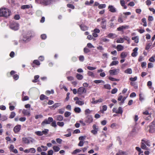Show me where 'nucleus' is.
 I'll return each mask as SVG.
<instances>
[{"label":"nucleus","instance_id":"57","mask_svg":"<svg viewBox=\"0 0 155 155\" xmlns=\"http://www.w3.org/2000/svg\"><path fill=\"white\" fill-rule=\"evenodd\" d=\"M152 45V43L148 44L146 46L145 49L147 50H148L150 48Z\"/></svg>","mask_w":155,"mask_h":155},{"label":"nucleus","instance_id":"58","mask_svg":"<svg viewBox=\"0 0 155 155\" xmlns=\"http://www.w3.org/2000/svg\"><path fill=\"white\" fill-rule=\"evenodd\" d=\"M53 151L52 150H50L48 151L47 155H53Z\"/></svg>","mask_w":155,"mask_h":155},{"label":"nucleus","instance_id":"7","mask_svg":"<svg viewBox=\"0 0 155 155\" xmlns=\"http://www.w3.org/2000/svg\"><path fill=\"white\" fill-rule=\"evenodd\" d=\"M108 9L109 11L112 13H116L117 12L116 8L112 5H109L108 7Z\"/></svg>","mask_w":155,"mask_h":155},{"label":"nucleus","instance_id":"11","mask_svg":"<svg viewBox=\"0 0 155 155\" xmlns=\"http://www.w3.org/2000/svg\"><path fill=\"white\" fill-rule=\"evenodd\" d=\"M93 120L92 116L90 115H88L85 119V122L87 123L90 124L92 122Z\"/></svg>","mask_w":155,"mask_h":155},{"label":"nucleus","instance_id":"10","mask_svg":"<svg viewBox=\"0 0 155 155\" xmlns=\"http://www.w3.org/2000/svg\"><path fill=\"white\" fill-rule=\"evenodd\" d=\"M21 126L20 125H16L14 128L13 131L15 133H17L20 131L21 129Z\"/></svg>","mask_w":155,"mask_h":155},{"label":"nucleus","instance_id":"3","mask_svg":"<svg viewBox=\"0 0 155 155\" xmlns=\"http://www.w3.org/2000/svg\"><path fill=\"white\" fill-rule=\"evenodd\" d=\"M53 120V119L51 117H49L48 119H45L44 121L42 122L41 125L44 126L45 124H49Z\"/></svg>","mask_w":155,"mask_h":155},{"label":"nucleus","instance_id":"63","mask_svg":"<svg viewBox=\"0 0 155 155\" xmlns=\"http://www.w3.org/2000/svg\"><path fill=\"white\" fill-rule=\"evenodd\" d=\"M84 52L85 53H88L90 51V50L87 48H85L84 49Z\"/></svg>","mask_w":155,"mask_h":155},{"label":"nucleus","instance_id":"56","mask_svg":"<svg viewBox=\"0 0 155 155\" xmlns=\"http://www.w3.org/2000/svg\"><path fill=\"white\" fill-rule=\"evenodd\" d=\"M84 142L83 140H80L79 143L78 144V146L80 147H82L83 146Z\"/></svg>","mask_w":155,"mask_h":155},{"label":"nucleus","instance_id":"47","mask_svg":"<svg viewBox=\"0 0 155 155\" xmlns=\"http://www.w3.org/2000/svg\"><path fill=\"white\" fill-rule=\"evenodd\" d=\"M122 15L120 16L118 19V22L120 23H122L123 22V20L122 18Z\"/></svg>","mask_w":155,"mask_h":155},{"label":"nucleus","instance_id":"49","mask_svg":"<svg viewBox=\"0 0 155 155\" xmlns=\"http://www.w3.org/2000/svg\"><path fill=\"white\" fill-rule=\"evenodd\" d=\"M57 124L60 127H63L64 125V123L63 122H57Z\"/></svg>","mask_w":155,"mask_h":155},{"label":"nucleus","instance_id":"8","mask_svg":"<svg viewBox=\"0 0 155 155\" xmlns=\"http://www.w3.org/2000/svg\"><path fill=\"white\" fill-rule=\"evenodd\" d=\"M113 112L115 113L116 114H122L123 113L122 108L120 107H119L117 110L115 108H114L112 110Z\"/></svg>","mask_w":155,"mask_h":155},{"label":"nucleus","instance_id":"21","mask_svg":"<svg viewBox=\"0 0 155 155\" xmlns=\"http://www.w3.org/2000/svg\"><path fill=\"white\" fill-rule=\"evenodd\" d=\"M124 73L127 74H131L132 73V71L131 68H128L126 70L124 71Z\"/></svg>","mask_w":155,"mask_h":155},{"label":"nucleus","instance_id":"6","mask_svg":"<svg viewBox=\"0 0 155 155\" xmlns=\"http://www.w3.org/2000/svg\"><path fill=\"white\" fill-rule=\"evenodd\" d=\"M34 140L31 138L23 137L22 141L25 143L29 144L30 142L32 143Z\"/></svg>","mask_w":155,"mask_h":155},{"label":"nucleus","instance_id":"37","mask_svg":"<svg viewBox=\"0 0 155 155\" xmlns=\"http://www.w3.org/2000/svg\"><path fill=\"white\" fill-rule=\"evenodd\" d=\"M30 7V5H25L22 6L21 8L22 9H25V8H28Z\"/></svg>","mask_w":155,"mask_h":155},{"label":"nucleus","instance_id":"1","mask_svg":"<svg viewBox=\"0 0 155 155\" xmlns=\"http://www.w3.org/2000/svg\"><path fill=\"white\" fill-rule=\"evenodd\" d=\"M11 14L10 11L6 8H2L0 9V16L7 18Z\"/></svg>","mask_w":155,"mask_h":155},{"label":"nucleus","instance_id":"29","mask_svg":"<svg viewBox=\"0 0 155 155\" xmlns=\"http://www.w3.org/2000/svg\"><path fill=\"white\" fill-rule=\"evenodd\" d=\"M103 87L105 89H107L108 90H110L111 89L110 85V84H107L104 85Z\"/></svg>","mask_w":155,"mask_h":155},{"label":"nucleus","instance_id":"32","mask_svg":"<svg viewBox=\"0 0 155 155\" xmlns=\"http://www.w3.org/2000/svg\"><path fill=\"white\" fill-rule=\"evenodd\" d=\"M74 111L76 113H80L81 112V109L79 107H76L74 108Z\"/></svg>","mask_w":155,"mask_h":155},{"label":"nucleus","instance_id":"51","mask_svg":"<svg viewBox=\"0 0 155 155\" xmlns=\"http://www.w3.org/2000/svg\"><path fill=\"white\" fill-rule=\"evenodd\" d=\"M101 41L104 42H107L109 41V40L106 38H102L101 39Z\"/></svg>","mask_w":155,"mask_h":155},{"label":"nucleus","instance_id":"35","mask_svg":"<svg viewBox=\"0 0 155 155\" xmlns=\"http://www.w3.org/2000/svg\"><path fill=\"white\" fill-rule=\"evenodd\" d=\"M106 7V5L105 4H102L99 5H98V8L99 9L104 8Z\"/></svg>","mask_w":155,"mask_h":155},{"label":"nucleus","instance_id":"14","mask_svg":"<svg viewBox=\"0 0 155 155\" xmlns=\"http://www.w3.org/2000/svg\"><path fill=\"white\" fill-rule=\"evenodd\" d=\"M141 142L143 143L144 144L146 145H147L148 147H150V142L149 141L146 139L144 140L143 139L141 140Z\"/></svg>","mask_w":155,"mask_h":155},{"label":"nucleus","instance_id":"46","mask_svg":"<svg viewBox=\"0 0 155 155\" xmlns=\"http://www.w3.org/2000/svg\"><path fill=\"white\" fill-rule=\"evenodd\" d=\"M35 134L38 136H41L42 135V131H37L35 132Z\"/></svg>","mask_w":155,"mask_h":155},{"label":"nucleus","instance_id":"15","mask_svg":"<svg viewBox=\"0 0 155 155\" xmlns=\"http://www.w3.org/2000/svg\"><path fill=\"white\" fill-rule=\"evenodd\" d=\"M107 21L106 20L104 19H102L101 22V25H102V27L103 28H105L106 27V23Z\"/></svg>","mask_w":155,"mask_h":155},{"label":"nucleus","instance_id":"26","mask_svg":"<svg viewBox=\"0 0 155 155\" xmlns=\"http://www.w3.org/2000/svg\"><path fill=\"white\" fill-rule=\"evenodd\" d=\"M119 63L118 61H113L112 62L110 63V66H112L113 65H116L117 64Z\"/></svg>","mask_w":155,"mask_h":155},{"label":"nucleus","instance_id":"19","mask_svg":"<svg viewBox=\"0 0 155 155\" xmlns=\"http://www.w3.org/2000/svg\"><path fill=\"white\" fill-rule=\"evenodd\" d=\"M54 117L57 120L62 121L63 119V117L61 115H56Z\"/></svg>","mask_w":155,"mask_h":155},{"label":"nucleus","instance_id":"27","mask_svg":"<svg viewBox=\"0 0 155 155\" xmlns=\"http://www.w3.org/2000/svg\"><path fill=\"white\" fill-rule=\"evenodd\" d=\"M132 40H134L136 43H138L139 42V38L137 36L133 37L132 38Z\"/></svg>","mask_w":155,"mask_h":155},{"label":"nucleus","instance_id":"64","mask_svg":"<svg viewBox=\"0 0 155 155\" xmlns=\"http://www.w3.org/2000/svg\"><path fill=\"white\" fill-rule=\"evenodd\" d=\"M152 85V82L151 81H149L147 82V85L148 86L149 88H150Z\"/></svg>","mask_w":155,"mask_h":155},{"label":"nucleus","instance_id":"60","mask_svg":"<svg viewBox=\"0 0 155 155\" xmlns=\"http://www.w3.org/2000/svg\"><path fill=\"white\" fill-rule=\"evenodd\" d=\"M149 61L151 62H154L155 61V60L154 58V57L153 56L151 57L149 59Z\"/></svg>","mask_w":155,"mask_h":155},{"label":"nucleus","instance_id":"38","mask_svg":"<svg viewBox=\"0 0 155 155\" xmlns=\"http://www.w3.org/2000/svg\"><path fill=\"white\" fill-rule=\"evenodd\" d=\"M30 39V37L29 35L27 36V37H25V36L23 37V40L25 41H27L29 40Z\"/></svg>","mask_w":155,"mask_h":155},{"label":"nucleus","instance_id":"44","mask_svg":"<svg viewBox=\"0 0 155 155\" xmlns=\"http://www.w3.org/2000/svg\"><path fill=\"white\" fill-rule=\"evenodd\" d=\"M33 63L37 65H39L40 64V63L39 61L37 60H34Z\"/></svg>","mask_w":155,"mask_h":155},{"label":"nucleus","instance_id":"53","mask_svg":"<svg viewBox=\"0 0 155 155\" xmlns=\"http://www.w3.org/2000/svg\"><path fill=\"white\" fill-rule=\"evenodd\" d=\"M7 119V117L6 116H3L1 117V120L2 121H4Z\"/></svg>","mask_w":155,"mask_h":155},{"label":"nucleus","instance_id":"39","mask_svg":"<svg viewBox=\"0 0 155 155\" xmlns=\"http://www.w3.org/2000/svg\"><path fill=\"white\" fill-rule=\"evenodd\" d=\"M47 94H53L54 93V91L53 90H51V91H47L45 92Z\"/></svg>","mask_w":155,"mask_h":155},{"label":"nucleus","instance_id":"22","mask_svg":"<svg viewBox=\"0 0 155 155\" xmlns=\"http://www.w3.org/2000/svg\"><path fill=\"white\" fill-rule=\"evenodd\" d=\"M128 27L127 26H122L118 27L117 30L119 31H121L123 29H125Z\"/></svg>","mask_w":155,"mask_h":155},{"label":"nucleus","instance_id":"5","mask_svg":"<svg viewBox=\"0 0 155 155\" xmlns=\"http://www.w3.org/2000/svg\"><path fill=\"white\" fill-rule=\"evenodd\" d=\"M86 89L83 87H79L77 90V93L79 95H81L83 94L86 93Z\"/></svg>","mask_w":155,"mask_h":155},{"label":"nucleus","instance_id":"20","mask_svg":"<svg viewBox=\"0 0 155 155\" xmlns=\"http://www.w3.org/2000/svg\"><path fill=\"white\" fill-rule=\"evenodd\" d=\"M40 100L42 101L44 99L48 100V97L44 94H41L40 97Z\"/></svg>","mask_w":155,"mask_h":155},{"label":"nucleus","instance_id":"52","mask_svg":"<svg viewBox=\"0 0 155 155\" xmlns=\"http://www.w3.org/2000/svg\"><path fill=\"white\" fill-rule=\"evenodd\" d=\"M117 89L115 88L112 89L111 91V93L112 94H114L117 92Z\"/></svg>","mask_w":155,"mask_h":155},{"label":"nucleus","instance_id":"28","mask_svg":"<svg viewBox=\"0 0 155 155\" xmlns=\"http://www.w3.org/2000/svg\"><path fill=\"white\" fill-rule=\"evenodd\" d=\"M75 104H78L79 105H83L84 104V102L83 101H81L80 100H78V101H76L75 102Z\"/></svg>","mask_w":155,"mask_h":155},{"label":"nucleus","instance_id":"42","mask_svg":"<svg viewBox=\"0 0 155 155\" xmlns=\"http://www.w3.org/2000/svg\"><path fill=\"white\" fill-rule=\"evenodd\" d=\"M151 114H150L149 115H148V116L145 117V119L147 120H151L152 119Z\"/></svg>","mask_w":155,"mask_h":155},{"label":"nucleus","instance_id":"48","mask_svg":"<svg viewBox=\"0 0 155 155\" xmlns=\"http://www.w3.org/2000/svg\"><path fill=\"white\" fill-rule=\"evenodd\" d=\"M71 113L70 112L66 111L64 113V116L65 117H68L71 115Z\"/></svg>","mask_w":155,"mask_h":155},{"label":"nucleus","instance_id":"18","mask_svg":"<svg viewBox=\"0 0 155 155\" xmlns=\"http://www.w3.org/2000/svg\"><path fill=\"white\" fill-rule=\"evenodd\" d=\"M116 48L117 51H119L123 50L124 49V47L121 45H119L117 46Z\"/></svg>","mask_w":155,"mask_h":155},{"label":"nucleus","instance_id":"36","mask_svg":"<svg viewBox=\"0 0 155 155\" xmlns=\"http://www.w3.org/2000/svg\"><path fill=\"white\" fill-rule=\"evenodd\" d=\"M15 113L14 112H12L11 113L9 117L10 118H13L15 117Z\"/></svg>","mask_w":155,"mask_h":155},{"label":"nucleus","instance_id":"45","mask_svg":"<svg viewBox=\"0 0 155 155\" xmlns=\"http://www.w3.org/2000/svg\"><path fill=\"white\" fill-rule=\"evenodd\" d=\"M67 6L68 7L71 8L72 9H74V6L73 5L70 4H68L67 5Z\"/></svg>","mask_w":155,"mask_h":155},{"label":"nucleus","instance_id":"59","mask_svg":"<svg viewBox=\"0 0 155 155\" xmlns=\"http://www.w3.org/2000/svg\"><path fill=\"white\" fill-rule=\"evenodd\" d=\"M87 68L89 70L92 71L95 69L96 68L89 66L87 67Z\"/></svg>","mask_w":155,"mask_h":155},{"label":"nucleus","instance_id":"9","mask_svg":"<svg viewBox=\"0 0 155 155\" xmlns=\"http://www.w3.org/2000/svg\"><path fill=\"white\" fill-rule=\"evenodd\" d=\"M119 71L118 69L111 70L109 71V72L110 75H114L117 74L119 73Z\"/></svg>","mask_w":155,"mask_h":155},{"label":"nucleus","instance_id":"40","mask_svg":"<svg viewBox=\"0 0 155 155\" xmlns=\"http://www.w3.org/2000/svg\"><path fill=\"white\" fill-rule=\"evenodd\" d=\"M29 152L34 153L35 152V149L34 148H31L29 149Z\"/></svg>","mask_w":155,"mask_h":155},{"label":"nucleus","instance_id":"50","mask_svg":"<svg viewBox=\"0 0 155 155\" xmlns=\"http://www.w3.org/2000/svg\"><path fill=\"white\" fill-rule=\"evenodd\" d=\"M115 35L113 33H110L108 35L107 37L109 38H114V36Z\"/></svg>","mask_w":155,"mask_h":155},{"label":"nucleus","instance_id":"24","mask_svg":"<svg viewBox=\"0 0 155 155\" xmlns=\"http://www.w3.org/2000/svg\"><path fill=\"white\" fill-rule=\"evenodd\" d=\"M77 78L79 80H81L83 78V75L81 74H77L76 76Z\"/></svg>","mask_w":155,"mask_h":155},{"label":"nucleus","instance_id":"17","mask_svg":"<svg viewBox=\"0 0 155 155\" xmlns=\"http://www.w3.org/2000/svg\"><path fill=\"white\" fill-rule=\"evenodd\" d=\"M80 27L81 29L83 31H85L87 30L88 29V27L85 25H80Z\"/></svg>","mask_w":155,"mask_h":155},{"label":"nucleus","instance_id":"61","mask_svg":"<svg viewBox=\"0 0 155 155\" xmlns=\"http://www.w3.org/2000/svg\"><path fill=\"white\" fill-rule=\"evenodd\" d=\"M137 79V77H135L134 78H130V80L132 81H136Z\"/></svg>","mask_w":155,"mask_h":155},{"label":"nucleus","instance_id":"34","mask_svg":"<svg viewBox=\"0 0 155 155\" xmlns=\"http://www.w3.org/2000/svg\"><path fill=\"white\" fill-rule=\"evenodd\" d=\"M49 131V130L48 129H45L44 130L42 131V135L43 134L46 135L48 133V132Z\"/></svg>","mask_w":155,"mask_h":155},{"label":"nucleus","instance_id":"23","mask_svg":"<svg viewBox=\"0 0 155 155\" xmlns=\"http://www.w3.org/2000/svg\"><path fill=\"white\" fill-rule=\"evenodd\" d=\"M127 55V53L125 52H122L120 54V57L121 58L124 59Z\"/></svg>","mask_w":155,"mask_h":155},{"label":"nucleus","instance_id":"30","mask_svg":"<svg viewBox=\"0 0 155 155\" xmlns=\"http://www.w3.org/2000/svg\"><path fill=\"white\" fill-rule=\"evenodd\" d=\"M53 149L55 152L59 151L60 150V148L56 146H54L53 147Z\"/></svg>","mask_w":155,"mask_h":155},{"label":"nucleus","instance_id":"25","mask_svg":"<svg viewBox=\"0 0 155 155\" xmlns=\"http://www.w3.org/2000/svg\"><path fill=\"white\" fill-rule=\"evenodd\" d=\"M141 148L143 150H148V148L147 147L146 145L142 142H141Z\"/></svg>","mask_w":155,"mask_h":155},{"label":"nucleus","instance_id":"41","mask_svg":"<svg viewBox=\"0 0 155 155\" xmlns=\"http://www.w3.org/2000/svg\"><path fill=\"white\" fill-rule=\"evenodd\" d=\"M81 150L79 149H77L75 150L72 153V154H76L78 153H80L81 152Z\"/></svg>","mask_w":155,"mask_h":155},{"label":"nucleus","instance_id":"12","mask_svg":"<svg viewBox=\"0 0 155 155\" xmlns=\"http://www.w3.org/2000/svg\"><path fill=\"white\" fill-rule=\"evenodd\" d=\"M22 113L25 115L28 116H29L31 115L29 110L23 109L22 111Z\"/></svg>","mask_w":155,"mask_h":155},{"label":"nucleus","instance_id":"4","mask_svg":"<svg viewBox=\"0 0 155 155\" xmlns=\"http://www.w3.org/2000/svg\"><path fill=\"white\" fill-rule=\"evenodd\" d=\"M150 129L149 131L151 133L155 132V121L152 122L149 126Z\"/></svg>","mask_w":155,"mask_h":155},{"label":"nucleus","instance_id":"33","mask_svg":"<svg viewBox=\"0 0 155 155\" xmlns=\"http://www.w3.org/2000/svg\"><path fill=\"white\" fill-rule=\"evenodd\" d=\"M124 42V38H118L117 41V43H122Z\"/></svg>","mask_w":155,"mask_h":155},{"label":"nucleus","instance_id":"31","mask_svg":"<svg viewBox=\"0 0 155 155\" xmlns=\"http://www.w3.org/2000/svg\"><path fill=\"white\" fill-rule=\"evenodd\" d=\"M94 82L96 84H99L100 83L104 84L105 83L104 81L102 80H95L94 81Z\"/></svg>","mask_w":155,"mask_h":155},{"label":"nucleus","instance_id":"43","mask_svg":"<svg viewBox=\"0 0 155 155\" xmlns=\"http://www.w3.org/2000/svg\"><path fill=\"white\" fill-rule=\"evenodd\" d=\"M87 74L88 75L90 76H91L92 77H93L94 76V73L91 71H88V72Z\"/></svg>","mask_w":155,"mask_h":155},{"label":"nucleus","instance_id":"13","mask_svg":"<svg viewBox=\"0 0 155 155\" xmlns=\"http://www.w3.org/2000/svg\"><path fill=\"white\" fill-rule=\"evenodd\" d=\"M138 50V48L137 47L133 49V52L131 54V55L133 57H135L138 54L137 52Z\"/></svg>","mask_w":155,"mask_h":155},{"label":"nucleus","instance_id":"54","mask_svg":"<svg viewBox=\"0 0 155 155\" xmlns=\"http://www.w3.org/2000/svg\"><path fill=\"white\" fill-rule=\"evenodd\" d=\"M52 123L51 124V125L52 126V127H56V126H57V125H56V122L54 120V121H53L52 122Z\"/></svg>","mask_w":155,"mask_h":155},{"label":"nucleus","instance_id":"62","mask_svg":"<svg viewBox=\"0 0 155 155\" xmlns=\"http://www.w3.org/2000/svg\"><path fill=\"white\" fill-rule=\"evenodd\" d=\"M43 117V116L41 114L36 115L35 116V118L37 119L39 118H42Z\"/></svg>","mask_w":155,"mask_h":155},{"label":"nucleus","instance_id":"2","mask_svg":"<svg viewBox=\"0 0 155 155\" xmlns=\"http://www.w3.org/2000/svg\"><path fill=\"white\" fill-rule=\"evenodd\" d=\"M10 26L11 29L15 31L18 29L19 25L17 23L13 21L11 23Z\"/></svg>","mask_w":155,"mask_h":155},{"label":"nucleus","instance_id":"16","mask_svg":"<svg viewBox=\"0 0 155 155\" xmlns=\"http://www.w3.org/2000/svg\"><path fill=\"white\" fill-rule=\"evenodd\" d=\"M41 2L45 5H48L51 3V0H40Z\"/></svg>","mask_w":155,"mask_h":155},{"label":"nucleus","instance_id":"55","mask_svg":"<svg viewBox=\"0 0 155 155\" xmlns=\"http://www.w3.org/2000/svg\"><path fill=\"white\" fill-rule=\"evenodd\" d=\"M9 104L10 105L9 109L10 110L12 111L14 110L15 109V107L11 105L12 104L11 103H9Z\"/></svg>","mask_w":155,"mask_h":155}]
</instances>
